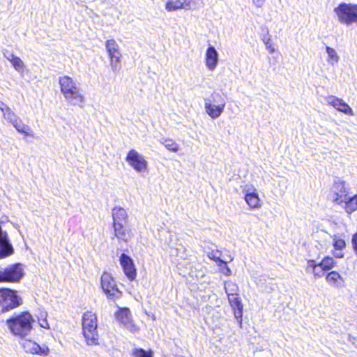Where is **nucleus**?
Returning a JSON list of instances; mask_svg holds the SVG:
<instances>
[{"label":"nucleus","mask_w":357,"mask_h":357,"mask_svg":"<svg viewBox=\"0 0 357 357\" xmlns=\"http://www.w3.org/2000/svg\"><path fill=\"white\" fill-rule=\"evenodd\" d=\"M225 289L228 296L238 294V285L231 280L225 282Z\"/></svg>","instance_id":"nucleus-29"},{"label":"nucleus","mask_w":357,"mask_h":357,"mask_svg":"<svg viewBox=\"0 0 357 357\" xmlns=\"http://www.w3.org/2000/svg\"><path fill=\"white\" fill-rule=\"evenodd\" d=\"M208 256L210 259H213L216 262H220V264H226V262L222 260L219 255H218V252H211L208 254Z\"/></svg>","instance_id":"nucleus-36"},{"label":"nucleus","mask_w":357,"mask_h":357,"mask_svg":"<svg viewBox=\"0 0 357 357\" xmlns=\"http://www.w3.org/2000/svg\"><path fill=\"white\" fill-rule=\"evenodd\" d=\"M126 161L137 173L144 174L148 172V162L144 156L137 151L131 149L128 151Z\"/></svg>","instance_id":"nucleus-10"},{"label":"nucleus","mask_w":357,"mask_h":357,"mask_svg":"<svg viewBox=\"0 0 357 357\" xmlns=\"http://www.w3.org/2000/svg\"><path fill=\"white\" fill-rule=\"evenodd\" d=\"M319 263L326 271L331 270L336 264L335 259L331 257H325Z\"/></svg>","instance_id":"nucleus-31"},{"label":"nucleus","mask_w":357,"mask_h":357,"mask_svg":"<svg viewBox=\"0 0 357 357\" xmlns=\"http://www.w3.org/2000/svg\"><path fill=\"white\" fill-rule=\"evenodd\" d=\"M199 4L198 0H166L165 9L167 11L191 10L197 8Z\"/></svg>","instance_id":"nucleus-13"},{"label":"nucleus","mask_w":357,"mask_h":357,"mask_svg":"<svg viewBox=\"0 0 357 357\" xmlns=\"http://www.w3.org/2000/svg\"><path fill=\"white\" fill-rule=\"evenodd\" d=\"M3 55L6 59L10 62L16 71L20 74L24 73L25 64L20 57L15 56L13 53L8 52V51L4 52Z\"/></svg>","instance_id":"nucleus-22"},{"label":"nucleus","mask_w":357,"mask_h":357,"mask_svg":"<svg viewBox=\"0 0 357 357\" xmlns=\"http://www.w3.org/2000/svg\"><path fill=\"white\" fill-rule=\"evenodd\" d=\"M22 346L25 352L30 353L31 354H38L42 356H46L50 353V349L47 345H39L38 343L31 340H24L22 342Z\"/></svg>","instance_id":"nucleus-15"},{"label":"nucleus","mask_w":357,"mask_h":357,"mask_svg":"<svg viewBox=\"0 0 357 357\" xmlns=\"http://www.w3.org/2000/svg\"><path fill=\"white\" fill-rule=\"evenodd\" d=\"M226 105L225 100L219 93H213L211 98L204 100V109L211 119H218L221 116Z\"/></svg>","instance_id":"nucleus-6"},{"label":"nucleus","mask_w":357,"mask_h":357,"mask_svg":"<svg viewBox=\"0 0 357 357\" xmlns=\"http://www.w3.org/2000/svg\"><path fill=\"white\" fill-rule=\"evenodd\" d=\"M333 245L335 248V251L333 252V255L336 258H342L344 257L342 250L345 248L346 243L345 241L342 238H337L335 237L333 238Z\"/></svg>","instance_id":"nucleus-26"},{"label":"nucleus","mask_w":357,"mask_h":357,"mask_svg":"<svg viewBox=\"0 0 357 357\" xmlns=\"http://www.w3.org/2000/svg\"><path fill=\"white\" fill-rule=\"evenodd\" d=\"M113 223H126L128 218L126 211L120 206H115L112 211Z\"/></svg>","instance_id":"nucleus-24"},{"label":"nucleus","mask_w":357,"mask_h":357,"mask_svg":"<svg viewBox=\"0 0 357 357\" xmlns=\"http://www.w3.org/2000/svg\"><path fill=\"white\" fill-rule=\"evenodd\" d=\"M22 304V299L16 291L0 289V312H8Z\"/></svg>","instance_id":"nucleus-5"},{"label":"nucleus","mask_w":357,"mask_h":357,"mask_svg":"<svg viewBox=\"0 0 357 357\" xmlns=\"http://www.w3.org/2000/svg\"><path fill=\"white\" fill-rule=\"evenodd\" d=\"M22 275L23 269L20 264L11 265L0 270V282H17Z\"/></svg>","instance_id":"nucleus-11"},{"label":"nucleus","mask_w":357,"mask_h":357,"mask_svg":"<svg viewBox=\"0 0 357 357\" xmlns=\"http://www.w3.org/2000/svg\"><path fill=\"white\" fill-rule=\"evenodd\" d=\"M165 147L169 151L176 153L179 150V145L172 139L165 138L161 140Z\"/></svg>","instance_id":"nucleus-30"},{"label":"nucleus","mask_w":357,"mask_h":357,"mask_svg":"<svg viewBox=\"0 0 357 357\" xmlns=\"http://www.w3.org/2000/svg\"><path fill=\"white\" fill-rule=\"evenodd\" d=\"M218 52L213 46L210 45L205 54V65L208 70H214L218 64Z\"/></svg>","instance_id":"nucleus-19"},{"label":"nucleus","mask_w":357,"mask_h":357,"mask_svg":"<svg viewBox=\"0 0 357 357\" xmlns=\"http://www.w3.org/2000/svg\"><path fill=\"white\" fill-rule=\"evenodd\" d=\"M61 92L65 100L71 105L82 107L85 98L79 84L70 77L64 75L59 78Z\"/></svg>","instance_id":"nucleus-1"},{"label":"nucleus","mask_w":357,"mask_h":357,"mask_svg":"<svg viewBox=\"0 0 357 357\" xmlns=\"http://www.w3.org/2000/svg\"><path fill=\"white\" fill-rule=\"evenodd\" d=\"M338 20L342 24L349 25L357 22V5L342 3L334 9Z\"/></svg>","instance_id":"nucleus-7"},{"label":"nucleus","mask_w":357,"mask_h":357,"mask_svg":"<svg viewBox=\"0 0 357 357\" xmlns=\"http://www.w3.org/2000/svg\"><path fill=\"white\" fill-rule=\"evenodd\" d=\"M230 305L234 310V314L239 325L242 324L243 307L241 298L238 295L228 296Z\"/></svg>","instance_id":"nucleus-21"},{"label":"nucleus","mask_w":357,"mask_h":357,"mask_svg":"<svg viewBox=\"0 0 357 357\" xmlns=\"http://www.w3.org/2000/svg\"><path fill=\"white\" fill-rule=\"evenodd\" d=\"M0 110L2 112L3 118L17 130L20 133L26 136L34 137V132L32 129L23 123L22 119L5 103L0 102Z\"/></svg>","instance_id":"nucleus-4"},{"label":"nucleus","mask_w":357,"mask_h":357,"mask_svg":"<svg viewBox=\"0 0 357 357\" xmlns=\"http://www.w3.org/2000/svg\"><path fill=\"white\" fill-rule=\"evenodd\" d=\"M326 102L328 105L333 106L335 109L340 112H342L347 115H354L353 109L341 98L333 96H330L327 97Z\"/></svg>","instance_id":"nucleus-17"},{"label":"nucleus","mask_w":357,"mask_h":357,"mask_svg":"<svg viewBox=\"0 0 357 357\" xmlns=\"http://www.w3.org/2000/svg\"><path fill=\"white\" fill-rule=\"evenodd\" d=\"M119 262L124 274L130 281L135 279L137 272L133 260L127 255L123 253L119 258Z\"/></svg>","instance_id":"nucleus-16"},{"label":"nucleus","mask_w":357,"mask_h":357,"mask_svg":"<svg viewBox=\"0 0 357 357\" xmlns=\"http://www.w3.org/2000/svg\"><path fill=\"white\" fill-rule=\"evenodd\" d=\"M97 317L91 312H86L82 315V334L88 346L98 345Z\"/></svg>","instance_id":"nucleus-3"},{"label":"nucleus","mask_w":357,"mask_h":357,"mask_svg":"<svg viewBox=\"0 0 357 357\" xmlns=\"http://www.w3.org/2000/svg\"><path fill=\"white\" fill-rule=\"evenodd\" d=\"M326 51L328 54L327 62L331 65L334 66L336 65L340 59V57L336 52V50L331 47L326 46Z\"/></svg>","instance_id":"nucleus-27"},{"label":"nucleus","mask_w":357,"mask_h":357,"mask_svg":"<svg viewBox=\"0 0 357 357\" xmlns=\"http://www.w3.org/2000/svg\"><path fill=\"white\" fill-rule=\"evenodd\" d=\"M100 284L107 298L115 301L121 297L122 292L118 289L116 281L110 273L104 272L102 274Z\"/></svg>","instance_id":"nucleus-8"},{"label":"nucleus","mask_w":357,"mask_h":357,"mask_svg":"<svg viewBox=\"0 0 357 357\" xmlns=\"http://www.w3.org/2000/svg\"><path fill=\"white\" fill-rule=\"evenodd\" d=\"M352 245L354 249V251L357 255V232L352 237Z\"/></svg>","instance_id":"nucleus-38"},{"label":"nucleus","mask_w":357,"mask_h":357,"mask_svg":"<svg viewBox=\"0 0 357 357\" xmlns=\"http://www.w3.org/2000/svg\"><path fill=\"white\" fill-rule=\"evenodd\" d=\"M114 236L119 240L127 242L130 238V231L126 229L123 223H113Z\"/></svg>","instance_id":"nucleus-23"},{"label":"nucleus","mask_w":357,"mask_h":357,"mask_svg":"<svg viewBox=\"0 0 357 357\" xmlns=\"http://www.w3.org/2000/svg\"><path fill=\"white\" fill-rule=\"evenodd\" d=\"M47 314L45 312L41 313L40 317H38V321L40 327L43 328H50V325L47 321Z\"/></svg>","instance_id":"nucleus-34"},{"label":"nucleus","mask_w":357,"mask_h":357,"mask_svg":"<svg viewBox=\"0 0 357 357\" xmlns=\"http://www.w3.org/2000/svg\"><path fill=\"white\" fill-rule=\"evenodd\" d=\"M326 282L334 287H340L344 282L342 277L337 271H331L326 275Z\"/></svg>","instance_id":"nucleus-25"},{"label":"nucleus","mask_w":357,"mask_h":357,"mask_svg":"<svg viewBox=\"0 0 357 357\" xmlns=\"http://www.w3.org/2000/svg\"><path fill=\"white\" fill-rule=\"evenodd\" d=\"M132 356L134 357H153L151 350L146 351L141 348H135L132 351Z\"/></svg>","instance_id":"nucleus-32"},{"label":"nucleus","mask_w":357,"mask_h":357,"mask_svg":"<svg viewBox=\"0 0 357 357\" xmlns=\"http://www.w3.org/2000/svg\"><path fill=\"white\" fill-rule=\"evenodd\" d=\"M326 271L320 266V263L316 262V269L314 273V278H319L324 275Z\"/></svg>","instance_id":"nucleus-35"},{"label":"nucleus","mask_w":357,"mask_h":357,"mask_svg":"<svg viewBox=\"0 0 357 357\" xmlns=\"http://www.w3.org/2000/svg\"><path fill=\"white\" fill-rule=\"evenodd\" d=\"M226 275H230L231 274V271L229 268L226 267L225 271L224 273Z\"/></svg>","instance_id":"nucleus-40"},{"label":"nucleus","mask_w":357,"mask_h":357,"mask_svg":"<svg viewBox=\"0 0 357 357\" xmlns=\"http://www.w3.org/2000/svg\"><path fill=\"white\" fill-rule=\"evenodd\" d=\"M34 321L33 316L26 311L14 314L7 319L6 326L14 335L23 338L30 334Z\"/></svg>","instance_id":"nucleus-2"},{"label":"nucleus","mask_w":357,"mask_h":357,"mask_svg":"<svg viewBox=\"0 0 357 357\" xmlns=\"http://www.w3.org/2000/svg\"><path fill=\"white\" fill-rule=\"evenodd\" d=\"M245 201L252 209L259 208L261 206V200L257 190L252 186L245 190Z\"/></svg>","instance_id":"nucleus-20"},{"label":"nucleus","mask_w":357,"mask_h":357,"mask_svg":"<svg viewBox=\"0 0 357 357\" xmlns=\"http://www.w3.org/2000/svg\"><path fill=\"white\" fill-rule=\"evenodd\" d=\"M345 204V210L348 213H351L352 212L357 210V194L352 197L348 196L347 200L344 202Z\"/></svg>","instance_id":"nucleus-28"},{"label":"nucleus","mask_w":357,"mask_h":357,"mask_svg":"<svg viewBox=\"0 0 357 357\" xmlns=\"http://www.w3.org/2000/svg\"><path fill=\"white\" fill-rule=\"evenodd\" d=\"M176 252H179L181 255L179 256L176 255V257L173 259L174 264L179 271V274L185 275L188 274L192 276V272L190 270L191 262L190 259L187 257V255L185 252V248L182 245H179L178 248L175 250Z\"/></svg>","instance_id":"nucleus-12"},{"label":"nucleus","mask_w":357,"mask_h":357,"mask_svg":"<svg viewBox=\"0 0 357 357\" xmlns=\"http://www.w3.org/2000/svg\"><path fill=\"white\" fill-rule=\"evenodd\" d=\"M116 318L121 324H122L128 330L135 333L138 330L137 326L135 324L130 311L127 307L119 308L116 312Z\"/></svg>","instance_id":"nucleus-14"},{"label":"nucleus","mask_w":357,"mask_h":357,"mask_svg":"<svg viewBox=\"0 0 357 357\" xmlns=\"http://www.w3.org/2000/svg\"><path fill=\"white\" fill-rule=\"evenodd\" d=\"M253 3L258 8H260L263 6L265 0H252Z\"/></svg>","instance_id":"nucleus-39"},{"label":"nucleus","mask_w":357,"mask_h":357,"mask_svg":"<svg viewBox=\"0 0 357 357\" xmlns=\"http://www.w3.org/2000/svg\"><path fill=\"white\" fill-rule=\"evenodd\" d=\"M316 269V261L313 259L307 260V264L305 266V271L307 273L312 274L314 277V273Z\"/></svg>","instance_id":"nucleus-33"},{"label":"nucleus","mask_w":357,"mask_h":357,"mask_svg":"<svg viewBox=\"0 0 357 357\" xmlns=\"http://www.w3.org/2000/svg\"><path fill=\"white\" fill-rule=\"evenodd\" d=\"M264 43L266 45V48L269 50L270 53L272 54L275 52V47L272 43L270 38H268L266 40H264Z\"/></svg>","instance_id":"nucleus-37"},{"label":"nucleus","mask_w":357,"mask_h":357,"mask_svg":"<svg viewBox=\"0 0 357 357\" xmlns=\"http://www.w3.org/2000/svg\"><path fill=\"white\" fill-rule=\"evenodd\" d=\"M105 48L109 59V66L113 72L119 71L121 68V54L118 43L114 39L107 40Z\"/></svg>","instance_id":"nucleus-9"},{"label":"nucleus","mask_w":357,"mask_h":357,"mask_svg":"<svg viewBox=\"0 0 357 357\" xmlns=\"http://www.w3.org/2000/svg\"><path fill=\"white\" fill-rule=\"evenodd\" d=\"M333 192L335 194L333 200L337 204L344 203L349 196L344 182L340 180L335 181L333 187Z\"/></svg>","instance_id":"nucleus-18"}]
</instances>
